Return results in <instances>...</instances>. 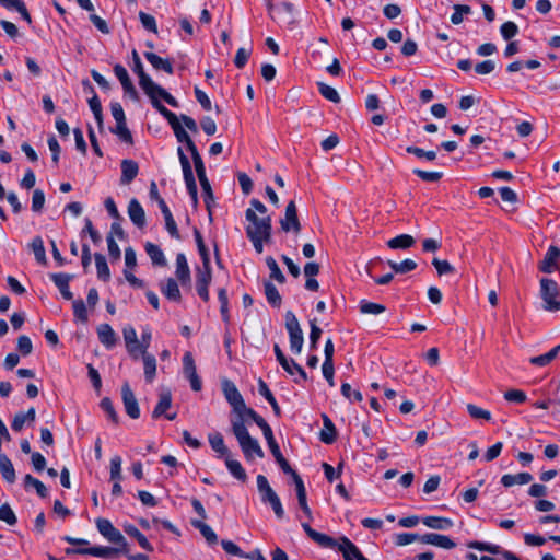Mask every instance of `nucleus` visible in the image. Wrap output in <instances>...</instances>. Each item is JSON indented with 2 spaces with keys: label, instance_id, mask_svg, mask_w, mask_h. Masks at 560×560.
<instances>
[{
  "label": "nucleus",
  "instance_id": "f257e3e1",
  "mask_svg": "<svg viewBox=\"0 0 560 560\" xmlns=\"http://www.w3.org/2000/svg\"><path fill=\"white\" fill-rule=\"evenodd\" d=\"M132 71L139 78V85L148 96H152V93H159L162 100H164L172 107H178L177 100L171 95L166 90L155 83L144 71L141 60L132 62Z\"/></svg>",
  "mask_w": 560,
  "mask_h": 560
},
{
  "label": "nucleus",
  "instance_id": "f03ea898",
  "mask_svg": "<svg viewBox=\"0 0 560 560\" xmlns=\"http://www.w3.org/2000/svg\"><path fill=\"white\" fill-rule=\"evenodd\" d=\"M235 439L238 442L240 448L247 462H253L256 457L262 458L265 453L259 445L258 441L250 436L247 425H236V428L231 429Z\"/></svg>",
  "mask_w": 560,
  "mask_h": 560
},
{
  "label": "nucleus",
  "instance_id": "7ed1b4c3",
  "mask_svg": "<svg viewBox=\"0 0 560 560\" xmlns=\"http://www.w3.org/2000/svg\"><path fill=\"white\" fill-rule=\"evenodd\" d=\"M285 329L289 334L290 350L294 354H300L304 343L301 325L292 311H287L284 315Z\"/></svg>",
  "mask_w": 560,
  "mask_h": 560
},
{
  "label": "nucleus",
  "instance_id": "20e7f679",
  "mask_svg": "<svg viewBox=\"0 0 560 560\" xmlns=\"http://www.w3.org/2000/svg\"><path fill=\"white\" fill-rule=\"evenodd\" d=\"M245 218L249 222L246 228V235L271 236V218L265 215L259 218L253 209H247Z\"/></svg>",
  "mask_w": 560,
  "mask_h": 560
},
{
  "label": "nucleus",
  "instance_id": "39448f33",
  "mask_svg": "<svg viewBox=\"0 0 560 560\" xmlns=\"http://www.w3.org/2000/svg\"><path fill=\"white\" fill-rule=\"evenodd\" d=\"M540 295L544 301V310L549 312L560 310V300H557L558 284L555 280L547 278L540 280Z\"/></svg>",
  "mask_w": 560,
  "mask_h": 560
},
{
  "label": "nucleus",
  "instance_id": "423d86ee",
  "mask_svg": "<svg viewBox=\"0 0 560 560\" xmlns=\"http://www.w3.org/2000/svg\"><path fill=\"white\" fill-rule=\"evenodd\" d=\"M96 527L100 534L106 538L109 542L121 546L124 553H128V544L122 534L112 524L107 518H97Z\"/></svg>",
  "mask_w": 560,
  "mask_h": 560
},
{
  "label": "nucleus",
  "instance_id": "0eeeda50",
  "mask_svg": "<svg viewBox=\"0 0 560 560\" xmlns=\"http://www.w3.org/2000/svg\"><path fill=\"white\" fill-rule=\"evenodd\" d=\"M177 155H178L180 166L183 170V176H184L186 188L188 190V194L191 196L192 200L196 202L197 196H198V189H197L196 179H195V176L192 173L191 164L182 147H178Z\"/></svg>",
  "mask_w": 560,
  "mask_h": 560
},
{
  "label": "nucleus",
  "instance_id": "6e6552de",
  "mask_svg": "<svg viewBox=\"0 0 560 560\" xmlns=\"http://www.w3.org/2000/svg\"><path fill=\"white\" fill-rule=\"evenodd\" d=\"M222 392L232 408L231 416H235L246 406L242 394L232 381L225 380L222 382Z\"/></svg>",
  "mask_w": 560,
  "mask_h": 560
},
{
  "label": "nucleus",
  "instance_id": "1a4fd4ad",
  "mask_svg": "<svg viewBox=\"0 0 560 560\" xmlns=\"http://www.w3.org/2000/svg\"><path fill=\"white\" fill-rule=\"evenodd\" d=\"M119 552H124L121 550V546L119 547H107V546H95L90 548H67L66 553L67 555H89L100 558H113L117 556Z\"/></svg>",
  "mask_w": 560,
  "mask_h": 560
},
{
  "label": "nucleus",
  "instance_id": "9d476101",
  "mask_svg": "<svg viewBox=\"0 0 560 560\" xmlns=\"http://www.w3.org/2000/svg\"><path fill=\"white\" fill-rule=\"evenodd\" d=\"M175 277L183 288L191 287V275L185 254L178 253L175 260Z\"/></svg>",
  "mask_w": 560,
  "mask_h": 560
},
{
  "label": "nucleus",
  "instance_id": "9b49d317",
  "mask_svg": "<svg viewBox=\"0 0 560 560\" xmlns=\"http://www.w3.org/2000/svg\"><path fill=\"white\" fill-rule=\"evenodd\" d=\"M121 399L126 413L131 419H138L140 417L139 405L132 389L127 382L121 387Z\"/></svg>",
  "mask_w": 560,
  "mask_h": 560
},
{
  "label": "nucleus",
  "instance_id": "f8f14e48",
  "mask_svg": "<svg viewBox=\"0 0 560 560\" xmlns=\"http://www.w3.org/2000/svg\"><path fill=\"white\" fill-rule=\"evenodd\" d=\"M249 420L255 422L257 425L265 421V419L260 415H258L253 408L244 406V408L238 413L230 417L231 429L236 428V425H238L240 423L241 425H246Z\"/></svg>",
  "mask_w": 560,
  "mask_h": 560
},
{
  "label": "nucleus",
  "instance_id": "ddd939ff",
  "mask_svg": "<svg viewBox=\"0 0 560 560\" xmlns=\"http://www.w3.org/2000/svg\"><path fill=\"white\" fill-rule=\"evenodd\" d=\"M302 528L304 529L305 534L319 547L327 548V549H336L338 546V540L335 538L322 534L315 529H313L308 523H302Z\"/></svg>",
  "mask_w": 560,
  "mask_h": 560
},
{
  "label": "nucleus",
  "instance_id": "4468645a",
  "mask_svg": "<svg viewBox=\"0 0 560 560\" xmlns=\"http://www.w3.org/2000/svg\"><path fill=\"white\" fill-rule=\"evenodd\" d=\"M281 228L285 232H300L301 224L298 218V210L294 201L287 205L284 218L281 220Z\"/></svg>",
  "mask_w": 560,
  "mask_h": 560
},
{
  "label": "nucleus",
  "instance_id": "2eb2a0df",
  "mask_svg": "<svg viewBox=\"0 0 560 560\" xmlns=\"http://www.w3.org/2000/svg\"><path fill=\"white\" fill-rule=\"evenodd\" d=\"M114 73L121 83L125 94L129 95L132 100L137 101L139 98V95L132 81L129 78L126 68L122 65L117 63L114 66Z\"/></svg>",
  "mask_w": 560,
  "mask_h": 560
},
{
  "label": "nucleus",
  "instance_id": "dca6fc26",
  "mask_svg": "<svg viewBox=\"0 0 560 560\" xmlns=\"http://www.w3.org/2000/svg\"><path fill=\"white\" fill-rule=\"evenodd\" d=\"M336 549L342 553L345 560H368L360 549L346 536L339 539Z\"/></svg>",
  "mask_w": 560,
  "mask_h": 560
},
{
  "label": "nucleus",
  "instance_id": "f3484780",
  "mask_svg": "<svg viewBox=\"0 0 560 560\" xmlns=\"http://www.w3.org/2000/svg\"><path fill=\"white\" fill-rule=\"evenodd\" d=\"M179 282L174 278H167L159 283L161 293L172 302L179 303L182 301V293L179 290Z\"/></svg>",
  "mask_w": 560,
  "mask_h": 560
},
{
  "label": "nucleus",
  "instance_id": "a211bd4d",
  "mask_svg": "<svg viewBox=\"0 0 560 560\" xmlns=\"http://www.w3.org/2000/svg\"><path fill=\"white\" fill-rule=\"evenodd\" d=\"M420 542L436 546L443 549H453L456 544L445 535L436 533H427L421 536Z\"/></svg>",
  "mask_w": 560,
  "mask_h": 560
},
{
  "label": "nucleus",
  "instance_id": "6ab92c4d",
  "mask_svg": "<svg viewBox=\"0 0 560 560\" xmlns=\"http://www.w3.org/2000/svg\"><path fill=\"white\" fill-rule=\"evenodd\" d=\"M560 258V249L557 246H549L547 253L539 265V270L546 273L553 272L558 267V259Z\"/></svg>",
  "mask_w": 560,
  "mask_h": 560
},
{
  "label": "nucleus",
  "instance_id": "aec40b11",
  "mask_svg": "<svg viewBox=\"0 0 560 560\" xmlns=\"http://www.w3.org/2000/svg\"><path fill=\"white\" fill-rule=\"evenodd\" d=\"M143 56L154 70L164 71L167 74L174 73L173 62L170 59L162 58L152 51H145Z\"/></svg>",
  "mask_w": 560,
  "mask_h": 560
},
{
  "label": "nucleus",
  "instance_id": "412c9836",
  "mask_svg": "<svg viewBox=\"0 0 560 560\" xmlns=\"http://www.w3.org/2000/svg\"><path fill=\"white\" fill-rule=\"evenodd\" d=\"M208 442L213 450V452L217 453L218 458H226L231 455V451L225 445L223 435L220 432H212L208 434Z\"/></svg>",
  "mask_w": 560,
  "mask_h": 560
},
{
  "label": "nucleus",
  "instance_id": "4be33fe9",
  "mask_svg": "<svg viewBox=\"0 0 560 560\" xmlns=\"http://www.w3.org/2000/svg\"><path fill=\"white\" fill-rule=\"evenodd\" d=\"M128 215L131 222L139 229L145 225V212L141 203L132 198L128 205Z\"/></svg>",
  "mask_w": 560,
  "mask_h": 560
},
{
  "label": "nucleus",
  "instance_id": "5701e85b",
  "mask_svg": "<svg viewBox=\"0 0 560 560\" xmlns=\"http://www.w3.org/2000/svg\"><path fill=\"white\" fill-rule=\"evenodd\" d=\"M97 337L100 342L106 348V349H113L118 340L117 334L114 331L110 325L108 324H101L97 327Z\"/></svg>",
  "mask_w": 560,
  "mask_h": 560
},
{
  "label": "nucleus",
  "instance_id": "b1692460",
  "mask_svg": "<svg viewBox=\"0 0 560 560\" xmlns=\"http://www.w3.org/2000/svg\"><path fill=\"white\" fill-rule=\"evenodd\" d=\"M151 100V103L155 109L167 120L171 128H174L175 126L180 124V117H177L173 112L167 109L164 105L161 104L159 93H152V96H149Z\"/></svg>",
  "mask_w": 560,
  "mask_h": 560
},
{
  "label": "nucleus",
  "instance_id": "393cba45",
  "mask_svg": "<svg viewBox=\"0 0 560 560\" xmlns=\"http://www.w3.org/2000/svg\"><path fill=\"white\" fill-rule=\"evenodd\" d=\"M51 280L54 281L55 285L59 289L60 294L66 300H72L73 294L70 291L69 282L73 278V276L68 273H52L50 275Z\"/></svg>",
  "mask_w": 560,
  "mask_h": 560
},
{
  "label": "nucleus",
  "instance_id": "a878e982",
  "mask_svg": "<svg viewBox=\"0 0 560 560\" xmlns=\"http://www.w3.org/2000/svg\"><path fill=\"white\" fill-rule=\"evenodd\" d=\"M124 340L127 351L133 360H138V337L132 326H126L122 329Z\"/></svg>",
  "mask_w": 560,
  "mask_h": 560
},
{
  "label": "nucleus",
  "instance_id": "bb28decb",
  "mask_svg": "<svg viewBox=\"0 0 560 560\" xmlns=\"http://www.w3.org/2000/svg\"><path fill=\"white\" fill-rule=\"evenodd\" d=\"M172 406V394L168 389H163L159 394V401L153 409L152 418L156 419L161 416L165 415V412L171 408Z\"/></svg>",
  "mask_w": 560,
  "mask_h": 560
},
{
  "label": "nucleus",
  "instance_id": "cd10ccee",
  "mask_svg": "<svg viewBox=\"0 0 560 560\" xmlns=\"http://www.w3.org/2000/svg\"><path fill=\"white\" fill-rule=\"evenodd\" d=\"M121 177H120V182L121 184H130L135 178L136 176L138 175V172H139V166L137 164V162L132 161V160H122L121 161Z\"/></svg>",
  "mask_w": 560,
  "mask_h": 560
},
{
  "label": "nucleus",
  "instance_id": "c85d7f7f",
  "mask_svg": "<svg viewBox=\"0 0 560 560\" xmlns=\"http://www.w3.org/2000/svg\"><path fill=\"white\" fill-rule=\"evenodd\" d=\"M322 418H323L324 429L322 430V432L319 434V439L323 443L332 444L337 439L336 427H335L334 422L331 421V419L327 415H323Z\"/></svg>",
  "mask_w": 560,
  "mask_h": 560
},
{
  "label": "nucleus",
  "instance_id": "c756f323",
  "mask_svg": "<svg viewBox=\"0 0 560 560\" xmlns=\"http://www.w3.org/2000/svg\"><path fill=\"white\" fill-rule=\"evenodd\" d=\"M124 532L128 536L135 538L142 549H144L149 552L153 551V546L151 545V542L135 525H132V524L124 525Z\"/></svg>",
  "mask_w": 560,
  "mask_h": 560
},
{
  "label": "nucleus",
  "instance_id": "7c9ffc66",
  "mask_svg": "<svg viewBox=\"0 0 560 560\" xmlns=\"http://www.w3.org/2000/svg\"><path fill=\"white\" fill-rule=\"evenodd\" d=\"M421 522L429 528L438 530H446L453 527L454 522L447 517L441 516H425Z\"/></svg>",
  "mask_w": 560,
  "mask_h": 560
},
{
  "label": "nucleus",
  "instance_id": "2f4dec72",
  "mask_svg": "<svg viewBox=\"0 0 560 560\" xmlns=\"http://www.w3.org/2000/svg\"><path fill=\"white\" fill-rule=\"evenodd\" d=\"M257 488L264 503H269L271 500L278 497V494L270 487L268 479L264 475L257 476Z\"/></svg>",
  "mask_w": 560,
  "mask_h": 560
},
{
  "label": "nucleus",
  "instance_id": "473e14b6",
  "mask_svg": "<svg viewBox=\"0 0 560 560\" xmlns=\"http://www.w3.org/2000/svg\"><path fill=\"white\" fill-rule=\"evenodd\" d=\"M0 4L8 10L19 12L27 24H32V18L22 0H0Z\"/></svg>",
  "mask_w": 560,
  "mask_h": 560
},
{
  "label": "nucleus",
  "instance_id": "72a5a7b5",
  "mask_svg": "<svg viewBox=\"0 0 560 560\" xmlns=\"http://www.w3.org/2000/svg\"><path fill=\"white\" fill-rule=\"evenodd\" d=\"M143 361L144 377L148 383H152L156 374V359L153 354L139 353Z\"/></svg>",
  "mask_w": 560,
  "mask_h": 560
},
{
  "label": "nucleus",
  "instance_id": "f704fd0d",
  "mask_svg": "<svg viewBox=\"0 0 560 560\" xmlns=\"http://www.w3.org/2000/svg\"><path fill=\"white\" fill-rule=\"evenodd\" d=\"M533 480V476L529 472H518L516 475L506 474L501 478V483L509 488L514 485H526Z\"/></svg>",
  "mask_w": 560,
  "mask_h": 560
},
{
  "label": "nucleus",
  "instance_id": "c9c22d12",
  "mask_svg": "<svg viewBox=\"0 0 560 560\" xmlns=\"http://www.w3.org/2000/svg\"><path fill=\"white\" fill-rule=\"evenodd\" d=\"M144 249L153 265L161 267L166 265V258L164 256V253L158 245L151 242H147L144 245Z\"/></svg>",
  "mask_w": 560,
  "mask_h": 560
},
{
  "label": "nucleus",
  "instance_id": "e433bc0d",
  "mask_svg": "<svg viewBox=\"0 0 560 560\" xmlns=\"http://www.w3.org/2000/svg\"><path fill=\"white\" fill-rule=\"evenodd\" d=\"M0 472L2 475V478L9 483H13L15 481L16 477L13 464L10 460V458L3 453H0Z\"/></svg>",
  "mask_w": 560,
  "mask_h": 560
},
{
  "label": "nucleus",
  "instance_id": "4c0bfd02",
  "mask_svg": "<svg viewBox=\"0 0 560 560\" xmlns=\"http://www.w3.org/2000/svg\"><path fill=\"white\" fill-rule=\"evenodd\" d=\"M225 466L230 474L240 481H245L247 479V475L242 464L232 458V455L224 458Z\"/></svg>",
  "mask_w": 560,
  "mask_h": 560
},
{
  "label": "nucleus",
  "instance_id": "58836bf2",
  "mask_svg": "<svg viewBox=\"0 0 560 560\" xmlns=\"http://www.w3.org/2000/svg\"><path fill=\"white\" fill-rule=\"evenodd\" d=\"M265 295L268 303L273 307H280L282 303V298L276 288V285L271 281L264 282Z\"/></svg>",
  "mask_w": 560,
  "mask_h": 560
},
{
  "label": "nucleus",
  "instance_id": "ea45409f",
  "mask_svg": "<svg viewBox=\"0 0 560 560\" xmlns=\"http://www.w3.org/2000/svg\"><path fill=\"white\" fill-rule=\"evenodd\" d=\"M35 415L36 413L34 408H30L26 412L16 413L11 423L12 430L15 432H20L23 429L26 421L33 422L35 420Z\"/></svg>",
  "mask_w": 560,
  "mask_h": 560
},
{
  "label": "nucleus",
  "instance_id": "a19ab883",
  "mask_svg": "<svg viewBox=\"0 0 560 560\" xmlns=\"http://www.w3.org/2000/svg\"><path fill=\"white\" fill-rule=\"evenodd\" d=\"M258 392L271 405L275 415L279 417L281 409L268 385L261 378L258 382Z\"/></svg>",
  "mask_w": 560,
  "mask_h": 560
},
{
  "label": "nucleus",
  "instance_id": "79ce46f5",
  "mask_svg": "<svg viewBox=\"0 0 560 560\" xmlns=\"http://www.w3.org/2000/svg\"><path fill=\"white\" fill-rule=\"evenodd\" d=\"M415 244V238L409 234H400L387 242V246L392 249H407Z\"/></svg>",
  "mask_w": 560,
  "mask_h": 560
},
{
  "label": "nucleus",
  "instance_id": "37998d69",
  "mask_svg": "<svg viewBox=\"0 0 560 560\" xmlns=\"http://www.w3.org/2000/svg\"><path fill=\"white\" fill-rule=\"evenodd\" d=\"M94 259L98 279L107 282L110 279V271L106 258L102 254L96 253Z\"/></svg>",
  "mask_w": 560,
  "mask_h": 560
},
{
  "label": "nucleus",
  "instance_id": "c03bdc74",
  "mask_svg": "<svg viewBox=\"0 0 560 560\" xmlns=\"http://www.w3.org/2000/svg\"><path fill=\"white\" fill-rule=\"evenodd\" d=\"M212 281L211 264L203 265L196 269V285H210Z\"/></svg>",
  "mask_w": 560,
  "mask_h": 560
},
{
  "label": "nucleus",
  "instance_id": "a18cd8bd",
  "mask_svg": "<svg viewBox=\"0 0 560 560\" xmlns=\"http://www.w3.org/2000/svg\"><path fill=\"white\" fill-rule=\"evenodd\" d=\"M559 351H560V345L553 347L550 351H548L545 354L530 358L529 362L533 365H537V366L548 365L553 359H556Z\"/></svg>",
  "mask_w": 560,
  "mask_h": 560
},
{
  "label": "nucleus",
  "instance_id": "49530a36",
  "mask_svg": "<svg viewBox=\"0 0 560 560\" xmlns=\"http://www.w3.org/2000/svg\"><path fill=\"white\" fill-rule=\"evenodd\" d=\"M191 524L195 528L199 529L201 535L210 545H213L218 541L217 534L208 524L203 523L202 521H192Z\"/></svg>",
  "mask_w": 560,
  "mask_h": 560
},
{
  "label": "nucleus",
  "instance_id": "de8ad7c7",
  "mask_svg": "<svg viewBox=\"0 0 560 560\" xmlns=\"http://www.w3.org/2000/svg\"><path fill=\"white\" fill-rule=\"evenodd\" d=\"M467 547L470 549L479 550V551H487L492 555H499V552H501V548H502L501 546L495 545V544L478 541V540H472V541L467 542Z\"/></svg>",
  "mask_w": 560,
  "mask_h": 560
},
{
  "label": "nucleus",
  "instance_id": "09e8293b",
  "mask_svg": "<svg viewBox=\"0 0 560 560\" xmlns=\"http://www.w3.org/2000/svg\"><path fill=\"white\" fill-rule=\"evenodd\" d=\"M388 266L396 272V273H407L409 271H412L417 268V262L412 259H405L401 262H396L393 260H388Z\"/></svg>",
  "mask_w": 560,
  "mask_h": 560
},
{
  "label": "nucleus",
  "instance_id": "8fccbe9b",
  "mask_svg": "<svg viewBox=\"0 0 560 560\" xmlns=\"http://www.w3.org/2000/svg\"><path fill=\"white\" fill-rule=\"evenodd\" d=\"M31 247L33 249L35 259L39 264H46V261H47L46 252H45V247H44V242L40 236H36L33 238V241L31 243Z\"/></svg>",
  "mask_w": 560,
  "mask_h": 560
},
{
  "label": "nucleus",
  "instance_id": "3c124183",
  "mask_svg": "<svg viewBox=\"0 0 560 560\" xmlns=\"http://www.w3.org/2000/svg\"><path fill=\"white\" fill-rule=\"evenodd\" d=\"M24 486H25V488H27L30 486L35 488L37 494L40 498H47L48 497V490L45 487V485L40 480H38L37 478L33 477L32 475H26L24 477Z\"/></svg>",
  "mask_w": 560,
  "mask_h": 560
},
{
  "label": "nucleus",
  "instance_id": "603ef678",
  "mask_svg": "<svg viewBox=\"0 0 560 560\" xmlns=\"http://www.w3.org/2000/svg\"><path fill=\"white\" fill-rule=\"evenodd\" d=\"M195 241L198 247V253L200 255V258L202 260L203 265L210 264V255L209 250L203 242L202 235L199 230L195 229L194 231Z\"/></svg>",
  "mask_w": 560,
  "mask_h": 560
},
{
  "label": "nucleus",
  "instance_id": "864d4df0",
  "mask_svg": "<svg viewBox=\"0 0 560 560\" xmlns=\"http://www.w3.org/2000/svg\"><path fill=\"white\" fill-rule=\"evenodd\" d=\"M359 308L362 314H372V315H378V314L385 312V310H386L385 305L370 302L366 300H362L360 302Z\"/></svg>",
  "mask_w": 560,
  "mask_h": 560
},
{
  "label": "nucleus",
  "instance_id": "5fc2aeb1",
  "mask_svg": "<svg viewBox=\"0 0 560 560\" xmlns=\"http://www.w3.org/2000/svg\"><path fill=\"white\" fill-rule=\"evenodd\" d=\"M266 264L270 270V279H273L276 280L277 282L279 283H284L285 282V277L284 275L282 273L281 269L279 268L276 259L271 256H268L266 258Z\"/></svg>",
  "mask_w": 560,
  "mask_h": 560
},
{
  "label": "nucleus",
  "instance_id": "6e6d98bb",
  "mask_svg": "<svg viewBox=\"0 0 560 560\" xmlns=\"http://www.w3.org/2000/svg\"><path fill=\"white\" fill-rule=\"evenodd\" d=\"M317 86H318V91L323 97H325L326 100H328L332 103L340 102V95L336 89H334L332 86H330L326 83H323V82H318Z\"/></svg>",
  "mask_w": 560,
  "mask_h": 560
},
{
  "label": "nucleus",
  "instance_id": "4d7b16f0",
  "mask_svg": "<svg viewBox=\"0 0 560 560\" xmlns=\"http://www.w3.org/2000/svg\"><path fill=\"white\" fill-rule=\"evenodd\" d=\"M272 456L275 457L277 464L281 467L283 472L291 471V466L288 460L283 457L280 446L278 443L271 444L268 446Z\"/></svg>",
  "mask_w": 560,
  "mask_h": 560
},
{
  "label": "nucleus",
  "instance_id": "13d9d810",
  "mask_svg": "<svg viewBox=\"0 0 560 560\" xmlns=\"http://www.w3.org/2000/svg\"><path fill=\"white\" fill-rule=\"evenodd\" d=\"M100 407L102 408V410L106 413L108 420H110L112 422H114L115 424H118L119 422V417H118V413L116 412L115 410V407L113 405V401L108 398V397H104L101 402H100Z\"/></svg>",
  "mask_w": 560,
  "mask_h": 560
},
{
  "label": "nucleus",
  "instance_id": "bf43d9fd",
  "mask_svg": "<svg viewBox=\"0 0 560 560\" xmlns=\"http://www.w3.org/2000/svg\"><path fill=\"white\" fill-rule=\"evenodd\" d=\"M454 12L451 15V22L455 25H458L463 22L464 15H468L471 13V8L467 4H455L453 7Z\"/></svg>",
  "mask_w": 560,
  "mask_h": 560
},
{
  "label": "nucleus",
  "instance_id": "052dcab7",
  "mask_svg": "<svg viewBox=\"0 0 560 560\" xmlns=\"http://www.w3.org/2000/svg\"><path fill=\"white\" fill-rule=\"evenodd\" d=\"M175 137H176V140L179 142V143H184L187 148V150L195 144V142L192 141V139L190 138V136L188 135V132L184 129V127L182 126V124L175 126L174 128H172Z\"/></svg>",
  "mask_w": 560,
  "mask_h": 560
},
{
  "label": "nucleus",
  "instance_id": "680f3d73",
  "mask_svg": "<svg viewBox=\"0 0 560 560\" xmlns=\"http://www.w3.org/2000/svg\"><path fill=\"white\" fill-rule=\"evenodd\" d=\"M218 299L220 302V312H221L222 319L224 322H229V319H230L229 299H228V291L225 288L219 289Z\"/></svg>",
  "mask_w": 560,
  "mask_h": 560
},
{
  "label": "nucleus",
  "instance_id": "e2e57ef3",
  "mask_svg": "<svg viewBox=\"0 0 560 560\" xmlns=\"http://www.w3.org/2000/svg\"><path fill=\"white\" fill-rule=\"evenodd\" d=\"M466 408H467V412L469 413V416L474 419H482L486 421L491 420L490 411H488L477 405L468 404Z\"/></svg>",
  "mask_w": 560,
  "mask_h": 560
},
{
  "label": "nucleus",
  "instance_id": "0e129e2a",
  "mask_svg": "<svg viewBox=\"0 0 560 560\" xmlns=\"http://www.w3.org/2000/svg\"><path fill=\"white\" fill-rule=\"evenodd\" d=\"M151 339V329L148 326L143 327L141 331V339H138V354L148 353V348L150 347Z\"/></svg>",
  "mask_w": 560,
  "mask_h": 560
},
{
  "label": "nucleus",
  "instance_id": "69168bd1",
  "mask_svg": "<svg viewBox=\"0 0 560 560\" xmlns=\"http://www.w3.org/2000/svg\"><path fill=\"white\" fill-rule=\"evenodd\" d=\"M0 521L5 522L8 525H15L18 522L16 515L8 503L0 506Z\"/></svg>",
  "mask_w": 560,
  "mask_h": 560
},
{
  "label": "nucleus",
  "instance_id": "338daca9",
  "mask_svg": "<svg viewBox=\"0 0 560 560\" xmlns=\"http://www.w3.org/2000/svg\"><path fill=\"white\" fill-rule=\"evenodd\" d=\"M112 131L116 133L121 141L132 143V135L127 127L126 120L122 122H116V127Z\"/></svg>",
  "mask_w": 560,
  "mask_h": 560
},
{
  "label": "nucleus",
  "instance_id": "774afa93",
  "mask_svg": "<svg viewBox=\"0 0 560 560\" xmlns=\"http://www.w3.org/2000/svg\"><path fill=\"white\" fill-rule=\"evenodd\" d=\"M72 307H73V315L77 320H79L81 323L88 322V318H89L88 311H86V306L82 300L73 301Z\"/></svg>",
  "mask_w": 560,
  "mask_h": 560
}]
</instances>
